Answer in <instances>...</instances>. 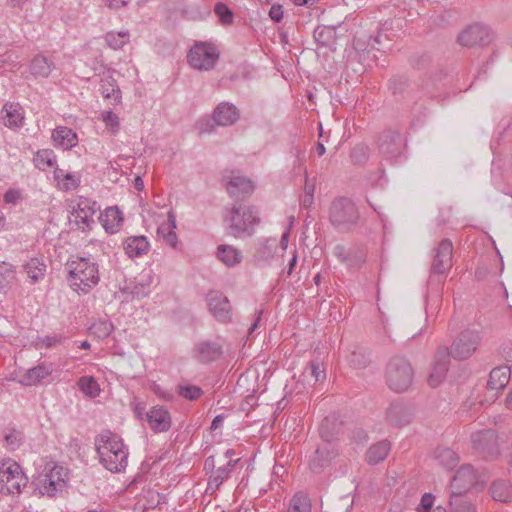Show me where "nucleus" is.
Masks as SVG:
<instances>
[{
  "label": "nucleus",
  "mask_w": 512,
  "mask_h": 512,
  "mask_svg": "<svg viewBox=\"0 0 512 512\" xmlns=\"http://www.w3.org/2000/svg\"><path fill=\"white\" fill-rule=\"evenodd\" d=\"M511 370L507 366L494 368L489 375L487 389L492 393L491 398H495L500 390H503L509 383Z\"/></svg>",
  "instance_id": "6ab92c4d"
},
{
  "label": "nucleus",
  "mask_w": 512,
  "mask_h": 512,
  "mask_svg": "<svg viewBox=\"0 0 512 512\" xmlns=\"http://www.w3.org/2000/svg\"><path fill=\"white\" fill-rule=\"evenodd\" d=\"M215 14L224 25H229L233 22V12L224 3H217L214 8Z\"/></svg>",
  "instance_id": "de8ad7c7"
},
{
  "label": "nucleus",
  "mask_w": 512,
  "mask_h": 512,
  "mask_svg": "<svg viewBox=\"0 0 512 512\" xmlns=\"http://www.w3.org/2000/svg\"><path fill=\"white\" fill-rule=\"evenodd\" d=\"M196 351L199 361L203 363L215 361L222 354L221 346L211 341H204L199 343L197 345Z\"/></svg>",
  "instance_id": "c85d7f7f"
},
{
  "label": "nucleus",
  "mask_w": 512,
  "mask_h": 512,
  "mask_svg": "<svg viewBox=\"0 0 512 512\" xmlns=\"http://www.w3.org/2000/svg\"><path fill=\"white\" fill-rule=\"evenodd\" d=\"M209 311L219 322L227 323L232 318V307L228 298L219 291H211L207 294Z\"/></svg>",
  "instance_id": "2eb2a0df"
},
{
  "label": "nucleus",
  "mask_w": 512,
  "mask_h": 512,
  "mask_svg": "<svg viewBox=\"0 0 512 512\" xmlns=\"http://www.w3.org/2000/svg\"><path fill=\"white\" fill-rule=\"evenodd\" d=\"M289 234H290V231L289 229H287L281 236V239H280V242H279V246L281 247V249L283 251H285L288 247V241H289Z\"/></svg>",
  "instance_id": "69168bd1"
},
{
  "label": "nucleus",
  "mask_w": 512,
  "mask_h": 512,
  "mask_svg": "<svg viewBox=\"0 0 512 512\" xmlns=\"http://www.w3.org/2000/svg\"><path fill=\"white\" fill-rule=\"evenodd\" d=\"M51 365L44 363L39 364L33 368L28 369L21 377L20 383L25 386H35L39 384L43 379L47 378L52 374Z\"/></svg>",
  "instance_id": "b1692460"
},
{
  "label": "nucleus",
  "mask_w": 512,
  "mask_h": 512,
  "mask_svg": "<svg viewBox=\"0 0 512 512\" xmlns=\"http://www.w3.org/2000/svg\"><path fill=\"white\" fill-rule=\"evenodd\" d=\"M52 139L55 146L63 149H70L77 143L76 133L72 129L64 126L57 127L52 133Z\"/></svg>",
  "instance_id": "cd10ccee"
},
{
  "label": "nucleus",
  "mask_w": 512,
  "mask_h": 512,
  "mask_svg": "<svg viewBox=\"0 0 512 512\" xmlns=\"http://www.w3.org/2000/svg\"><path fill=\"white\" fill-rule=\"evenodd\" d=\"M217 256L227 266H233L241 262V252L230 245H220L217 249Z\"/></svg>",
  "instance_id": "72a5a7b5"
},
{
  "label": "nucleus",
  "mask_w": 512,
  "mask_h": 512,
  "mask_svg": "<svg viewBox=\"0 0 512 512\" xmlns=\"http://www.w3.org/2000/svg\"><path fill=\"white\" fill-rule=\"evenodd\" d=\"M24 268L26 270L28 277L31 279L33 283L37 282L38 280L42 279L45 276L46 265L36 258H33L30 261H28L25 264Z\"/></svg>",
  "instance_id": "58836bf2"
},
{
  "label": "nucleus",
  "mask_w": 512,
  "mask_h": 512,
  "mask_svg": "<svg viewBox=\"0 0 512 512\" xmlns=\"http://www.w3.org/2000/svg\"><path fill=\"white\" fill-rule=\"evenodd\" d=\"M334 255L342 262L348 263L350 266H360L366 261V255L364 251H360V255L357 261H353L350 257V250H347L343 245H336L334 248Z\"/></svg>",
  "instance_id": "a19ab883"
},
{
  "label": "nucleus",
  "mask_w": 512,
  "mask_h": 512,
  "mask_svg": "<svg viewBox=\"0 0 512 512\" xmlns=\"http://www.w3.org/2000/svg\"><path fill=\"white\" fill-rule=\"evenodd\" d=\"M178 392L188 400H196L202 395L201 388L195 385H179Z\"/></svg>",
  "instance_id": "8fccbe9b"
},
{
  "label": "nucleus",
  "mask_w": 512,
  "mask_h": 512,
  "mask_svg": "<svg viewBox=\"0 0 512 512\" xmlns=\"http://www.w3.org/2000/svg\"><path fill=\"white\" fill-rule=\"evenodd\" d=\"M310 375L314 378L315 382L323 381L326 377L325 371L321 368L320 364L311 362L307 368Z\"/></svg>",
  "instance_id": "6e6d98bb"
},
{
  "label": "nucleus",
  "mask_w": 512,
  "mask_h": 512,
  "mask_svg": "<svg viewBox=\"0 0 512 512\" xmlns=\"http://www.w3.org/2000/svg\"><path fill=\"white\" fill-rule=\"evenodd\" d=\"M434 496L432 494L426 493L421 498V503L417 508L418 512H429L431 507L433 506Z\"/></svg>",
  "instance_id": "13d9d810"
},
{
  "label": "nucleus",
  "mask_w": 512,
  "mask_h": 512,
  "mask_svg": "<svg viewBox=\"0 0 512 512\" xmlns=\"http://www.w3.org/2000/svg\"><path fill=\"white\" fill-rule=\"evenodd\" d=\"M63 337L61 335H52V336H45L42 338H38L35 342L36 348H51L55 346L56 344L60 343L62 341Z\"/></svg>",
  "instance_id": "3c124183"
},
{
  "label": "nucleus",
  "mask_w": 512,
  "mask_h": 512,
  "mask_svg": "<svg viewBox=\"0 0 512 512\" xmlns=\"http://www.w3.org/2000/svg\"><path fill=\"white\" fill-rule=\"evenodd\" d=\"M434 458L447 469H453L459 462L457 453L447 447H438L434 452Z\"/></svg>",
  "instance_id": "f704fd0d"
},
{
  "label": "nucleus",
  "mask_w": 512,
  "mask_h": 512,
  "mask_svg": "<svg viewBox=\"0 0 512 512\" xmlns=\"http://www.w3.org/2000/svg\"><path fill=\"white\" fill-rule=\"evenodd\" d=\"M314 202V195H303L301 199V204L305 208H309L312 206Z\"/></svg>",
  "instance_id": "774afa93"
},
{
  "label": "nucleus",
  "mask_w": 512,
  "mask_h": 512,
  "mask_svg": "<svg viewBox=\"0 0 512 512\" xmlns=\"http://www.w3.org/2000/svg\"><path fill=\"white\" fill-rule=\"evenodd\" d=\"M490 490L494 500L505 503L512 501V486L507 481H494Z\"/></svg>",
  "instance_id": "473e14b6"
},
{
  "label": "nucleus",
  "mask_w": 512,
  "mask_h": 512,
  "mask_svg": "<svg viewBox=\"0 0 512 512\" xmlns=\"http://www.w3.org/2000/svg\"><path fill=\"white\" fill-rule=\"evenodd\" d=\"M478 484V475L471 465L461 466L452 482L450 495H463L464 492L469 491Z\"/></svg>",
  "instance_id": "4468645a"
},
{
  "label": "nucleus",
  "mask_w": 512,
  "mask_h": 512,
  "mask_svg": "<svg viewBox=\"0 0 512 512\" xmlns=\"http://www.w3.org/2000/svg\"><path fill=\"white\" fill-rule=\"evenodd\" d=\"M223 180L225 181L228 193L233 197L240 198L249 196L253 193L255 188L250 179L240 175L239 172L236 171H230L229 174H225Z\"/></svg>",
  "instance_id": "dca6fc26"
},
{
  "label": "nucleus",
  "mask_w": 512,
  "mask_h": 512,
  "mask_svg": "<svg viewBox=\"0 0 512 512\" xmlns=\"http://www.w3.org/2000/svg\"><path fill=\"white\" fill-rule=\"evenodd\" d=\"M228 234L235 238L251 236L259 224L258 211L253 206H233L224 217Z\"/></svg>",
  "instance_id": "f03ea898"
},
{
  "label": "nucleus",
  "mask_w": 512,
  "mask_h": 512,
  "mask_svg": "<svg viewBox=\"0 0 512 512\" xmlns=\"http://www.w3.org/2000/svg\"><path fill=\"white\" fill-rule=\"evenodd\" d=\"M69 282L76 292L88 293L99 282L98 267L87 258H78L68 263Z\"/></svg>",
  "instance_id": "20e7f679"
},
{
  "label": "nucleus",
  "mask_w": 512,
  "mask_h": 512,
  "mask_svg": "<svg viewBox=\"0 0 512 512\" xmlns=\"http://www.w3.org/2000/svg\"><path fill=\"white\" fill-rule=\"evenodd\" d=\"M107 44L113 49L122 48L129 40L127 32H119L117 34L110 32L105 37Z\"/></svg>",
  "instance_id": "49530a36"
},
{
  "label": "nucleus",
  "mask_w": 512,
  "mask_h": 512,
  "mask_svg": "<svg viewBox=\"0 0 512 512\" xmlns=\"http://www.w3.org/2000/svg\"><path fill=\"white\" fill-rule=\"evenodd\" d=\"M349 362L354 368L362 369L368 366L370 359L366 352L354 351L350 356Z\"/></svg>",
  "instance_id": "09e8293b"
},
{
  "label": "nucleus",
  "mask_w": 512,
  "mask_h": 512,
  "mask_svg": "<svg viewBox=\"0 0 512 512\" xmlns=\"http://www.w3.org/2000/svg\"><path fill=\"white\" fill-rule=\"evenodd\" d=\"M270 18L279 23L283 19V7L281 5H273L269 11Z\"/></svg>",
  "instance_id": "bf43d9fd"
},
{
  "label": "nucleus",
  "mask_w": 512,
  "mask_h": 512,
  "mask_svg": "<svg viewBox=\"0 0 512 512\" xmlns=\"http://www.w3.org/2000/svg\"><path fill=\"white\" fill-rule=\"evenodd\" d=\"M277 241L275 239L266 240L257 250L255 260L258 263H267L273 259L277 249Z\"/></svg>",
  "instance_id": "e433bc0d"
},
{
  "label": "nucleus",
  "mask_w": 512,
  "mask_h": 512,
  "mask_svg": "<svg viewBox=\"0 0 512 512\" xmlns=\"http://www.w3.org/2000/svg\"><path fill=\"white\" fill-rule=\"evenodd\" d=\"M480 335L472 329L463 330L454 340L449 350V356L463 360L469 358L480 343Z\"/></svg>",
  "instance_id": "1a4fd4ad"
},
{
  "label": "nucleus",
  "mask_w": 512,
  "mask_h": 512,
  "mask_svg": "<svg viewBox=\"0 0 512 512\" xmlns=\"http://www.w3.org/2000/svg\"><path fill=\"white\" fill-rule=\"evenodd\" d=\"M367 155V148L364 146H357L353 149L351 157L356 159L357 161H360L362 159H365Z\"/></svg>",
  "instance_id": "680f3d73"
},
{
  "label": "nucleus",
  "mask_w": 512,
  "mask_h": 512,
  "mask_svg": "<svg viewBox=\"0 0 512 512\" xmlns=\"http://www.w3.org/2000/svg\"><path fill=\"white\" fill-rule=\"evenodd\" d=\"M35 165L42 170L52 167L55 164V156L51 150L38 151L34 158Z\"/></svg>",
  "instance_id": "c03bdc74"
},
{
  "label": "nucleus",
  "mask_w": 512,
  "mask_h": 512,
  "mask_svg": "<svg viewBox=\"0 0 512 512\" xmlns=\"http://www.w3.org/2000/svg\"><path fill=\"white\" fill-rule=\"evenodd\" d=\"M449 505L451 512H477L474 505L463 495H450Z\"/></svg>",
  "instance_id": "ea45409f"
},
{
  "label": "nucleus",
  "mask_w": 512,
  "mask_h": 512,
  "mask_svg": "<svg viewBox=\"0 0 512 512\" xmlns=\"http://www.w3.org/2000/svg\"><path fill=\"white\" fill-rule=\"evenodd\" d=\"M390 451V443L386 440L380 441L377 444L371 446L367 451V461L371 464H377L383 461Z\"/></svg>",
  "instance_id": "c9c22d12"
},
{
  "label": "nucleus",
  "mask_w": 512,
  "mask_h": 512,
  "mask_svg": "<svg viewBox=\"0 0 512 512\" xmlns=\"http://www.w3.org/2000/svg\"><path fill=\"white\" fill-rule=\"evenodd\" d=\"M471 441L477 451L490 455L496 453V434L493 430L475 432L471 436Z\"/></svg>",
  "instance_id": "aec40b11"
},
{
  "label": "nucleus",
  "mask_w": 512,
  "mask_h": 512,
  "mask_svg": "<svg viewBox=\"0 0 512 512\" xmlns=\"http://www.w3.org/2000/svg\"><path fill=\"white\" fill-rule=\"evenodd\" d=\"M80 184V176L72 173H66L62 181V190L70 191L76 189Z\"/></svg>",
  "instance_id": "603ef678"
},
{
  "label": "nucleus",
  "mask_w": 512,
  "mask_h": 512,
  "mask_svg": "<svg viewBox=\"0 0 512 512\" xmlns=\"http://www.w3.org/2000/svg\"><path fill=\"white\" fill-rule=\"evenodd\" d=\"M360 218L355 204L346 197L336 198L329 209L331 224L340 231H350Z\"/></svg>",
  "instance_id": "39448f33"
},
{
  "label": "nucleus",
  "mask_w": 512,
  "mask_h": 512,
  "mask_svg": "<svg viewBox=\"0 0 512 512\" xmlns=\"http://www.w3.org/2000/svg\"><path fill=\"white\" fill-rule=\"evenodd\" d=\"M124 249L130 258L140 257L149 250V243L145 236H131L124 242Z\"/></svg>",
  "instance_id": "bb28decb"
},
{
  "label": "nucleus",
  "mask_w": 512,
  "mask_h": 512,
  "mask_svg": "<svg viewBox=\"0 0 512 512\" xmlns=\"http://www.w3.org/2000/svg\"><path fill=\"white\" fill-rule=\"evenodd\" d=\"M449 350L441 347L436 351L435 363L428 377V383L431 387H437L446 377L449 365Z\"/></svg>",
  "instance_id": "a211bd4d"
},
{
  "label": "nucleus",
  "mask_w": 512,
  "mask_h": 512,
  "mask_svg": "<svg viewBox=\"0 0 512 512\" xmlns=\"http://www.w3.org/2000/svg\"><path fill=\"white\" fill-rule=\"evenodd\" d=\"M15 278V270L12 265L5 262L0 264V292L5 291Z\"/></svg>",
  "instance_id": "37998d69"
},
{
  "label": "nucleus",
  "mask_w": 512,
  "mask_h": 512,
  "mask_svg": "<svg viewBox=\"0 0 512 512\" xmlns=\"http://www.w3.org/2000/svg\"><path fill=\"white\" fill-rule=\"evenodd\" d=\"M99 220L106 232L115 233L122 225L123 217L118 207H108L100 214Z\"/></svg>",
  "instance_id": "a878e982"
},
{
  "label": "nucleus",
  "mask_w": 512,
  "mask_h": 512,
  "mask_svg": "<svg viewBox=\"0 0 512 512\" xmlns=\"http://www.w3.org/2000/svg\"><path fill=\"white\" fill-rule=\"evenodd\" d=\"M22 199V194L17 189H9L4 194V202L7 204H17Z\"/></svg>",
  "instance_id": "4d7b16f0"
},
{
  "label": "nucleus",
  "mask_w": 512,
  "mask_h": 512,
  "mask_svg": "<svg viewBox=\"0 0 512 512\" xmlns=\"http://www.w3.org/2000/svg\"><path fill=\"white\" fill-rule=\"evenodd\" d=\"M329 423V418H325L320 429L321 436L325 438V442L315 450L313 457L310 459L309 465L314 472L322 471L338 454L337 449L330 443L325 434V428Z\"/></svg>",
  "instance_id": "9b49d317"
},
{
  "label": "nucleus",
  "mask_w": 512,
  "mask_h": 512,
  "mask_svg": "<svg viewBox=\"0 0 512 512\" xmlns=\"http://www.w3.org/2000/svg\"><path fill=\"white\" fill-rule=\"evenodd\" d=\"M148 293L149 285L144 283L136 284L129 290V294L131 295L132 299H140L146 296Z\"/></svg>",
  "instance_id": "5fc2aeb1"
},
{
  "label": "nucleus",
  "mask_w": 512,
  "mask_h": 512,
  "mask_svg": "<svg viewBox=\"0 0 512 512\" xmlns=\"http://www.w3.org/2000/svg\"><path fill=\"white\" fill-rule=\"evenodd\" d=\"M100 207L91 199L79 197L71 212L70 220L81 230L91 229Z\"/></svg>",
  "instance_id": "9d476101"
},
{
  "label": "nucleus",
  "mask_w": 512,
  "mask_h": 512,
  "mask_svg": "<svg viewBox=\"0 0 512 512\" xmlns=\"http://www.w3.org/2000/svg\"><path fill=\"white\" fill-rule=\"evenodd\" d=\"M79 389L89 397H96L100 393V387L92 376H83L78 380Z\"/></svg>",
  "instance_id": "79ce46f5"
},
{
  "label": "nucleus",
  "mask_w": 512,
  "mask_h": 512,
  "mask_svg": "<svg viewBox=\"0 0 512 512\" xmlns=\"http://www.w3.org/2000/svg\"><path fill=\"white\" fill-rule=\"evenodd\" d=\"M28 484V478L20 465L12 460L0 462V493L19 495Z\"/></svg>",
  "instance_id": "423d86ee"
},
{
  "label": "nucleus",
  "mask_w": 512,
  "mask_h": 512,
  "mask_svg": "<svg viewBox=\"0 0 512 512\" xmlns=\"http://www.w3.org/2000/svg\"><path fill=\"white\" fill-rule=\"evenodd\" d=\"M314 192H315V183H314V181H310L308 179L307 171H305L304 195H314Z\"/></svg>",
  "instance_id": "e2e57ef3"
},
{
  "label": "nucleus",
  "mask_w": 512,
  "mask_h": 512,
  "mask_svg": "<svg viewBox=\"0 0 512 512\" xmlns=\"http://www.w3.org/2000/svg\"><path fill=\"white\" fill-rule=\"evenodd\" d=\"M236 461L229 460L226 465L218 467L209 478L207 490L215 491L229 477Z\"/></svg>",
  "instance_id": "2f4dec72"
},
{
  "label": "nucleus",
  "mask_w": 512,
  "mask_h": 512,
  "mask_svg": "<svg viewBox=\"0 0 512 512\" xmlns=\"http://www.w3.org/2000/svg\"><path fill=\"white\" fill-rule=\"evenodd\" d=\"M149 426L155 432H165L171 427L169 412L163 407H153L147 412Z\"/></svg>",
  "instance_id": "412c9836"
},
{
  "label": "nucleus",
  "mask_w": 512,
  "mask_h": 512,
  "mask_svg": "<svg viewBox=\"0 0 512 512\" xmlns=\"http://www.w3.org/2000/svg\"><path fill=\"white\" fill-rule=\"evenodd\" d=\"M493 36L492 30L488 26L475 23L460 33L458 41L461 45L468 47L485 46L492 42Z\"/></svg>",
  "instance_id": "f8f14e48"
},
{
  "label": "nucleus",
  "mask_w": 512,
  "mask_h": 512,
  "mask_svg": "<svg viewBox=\"0 0 512 512\" xmlns=\"http://www.w3.org/2000/svg\"><path fill=\"white\" fill-rule=\"evenodd\" d=\"M1 113L5 126L14 128L23 125L24 114L22 107L18 103H6Z\"/></svg>",
  "instance_id": "393cba45"
},
{
  "label": "nucleus",
  "mask_w": 512,
  "mask_h": 512,
  "mask_svg": "<svg viewBox=\"0 0 512 512\" xmlns=\"http://www.w3.org/2000/svg\"><path fill=\"white\" fill-rule=\"evenodd\" d=\"M219 58L217 48L209 43H196L187 55L188 63L197 70L212 69Z\"/></svg>",
  "instance_id": "0eeeda50"
},
{
  "label": "nucleus",
  "mask_w": 512,
  "mask_h": 512,
  "mask_svg": "<svg viewBox=\"0 0 512 512\" xmlns=\"http://www.w3.org/2000/svg\"><path fill=\"white\" fill-rule=\"evenodd\" d=\"M102 120L105 125L111 129L112 132H117L119 129V118L111 111H106L102 114Z\"/></svg>",
  "instance_id": "864d4df0"
},
{
  "label": "nucleus",
  "mask_w": 512,
  "mask_h": 512,
  "mask_svg": "<svg viewBox=\"0 0 512 512\" xmlns=\"http://www.w3.org/2000/svg\"><path fill=\"white\" fill-rule=\"evenodd\" d=\"M100 91L104 98L113 99L115 103L120 102L121 91L116 84V80L110 74H104L102 76Z\"/></svg>",
  "instance_id": "7c9ffc66"
},
{
  "label": "nucleus",
  "mask_w": 512,
  "mask_h": 512,
  "mask_svg": "<svg viewBox=\"0 0 512 512\" xmlns=\"http://www.w3.org/2000/svg\"><path fill=\"white\" fill-rule=\"evenodd\" d=\"M239 118L238 109L228 103H220L214 110L213 119L217 125L229 126L234 124Z\"/></svg>",
  "instance_id": "4be33fe9"
},
{
  "label": "nucleus",
  "mask_w": 512,
  "mask_h": 512,
  "mask_svg": "<svg viewBox=\"0 0 512 512\" xmlns=\"http://www.w3.org/2000/svg\"><path fill=\"white\" fill-rule=\"evenodd\" d=\"M95 446L100 462L107 470L120 472L126 468L129 452L118 435L105 431L96 437Z\"/></svg>",
  "instance_id": "f257e3e1"
},
{
  "label": "nucleus",
  "mask_w": 512,
  "mask_h": 512,
  "mask_svg": "<svg viewBox=\"0 0 512 512\" xmlns=\"http://www.w3.org/2000/svg\"><path fill=\"white\" fill-rule=\"evenodd\" d=\"M176 229V219L172 211L168 213V220L162 223L158 229L157 233L159 236L163 238L166 244L175 248L177 245V235L175 232Z\"/></svg>",
  "instance_id": "c756f323"
},
{
  "label": "nucleus",
  "mask_w": 512,
  "mask_h": 512,
  "mask_svg": "<svg viewBox=\"0 0 512 512\" xmlns=\"http://www.w3.org/2000/svg\"><path fill=\"white\" fill-rule=\"evenodd\" d=\"M5 442L11 450H15L17 447H19L20 439L17 434L10 433L5 436Z\"/></svg>",
  "instance_id": "052dcab7"
},
{
  "label": "nucleus",
  "mask_w": 512,
  "mask_h": 512,
  "mask_svg": "<svg viewBox=\"0 0 512 512\" xmlns=\"http://www.w3.org/2000/svg\"><path fill=\"white\" fill-rule=\"evenodd\" d=\"M411 406L403 402H393L386 410V421L394 427L408 425L413 419Z\"/></svg>",
  "instance_id": "f3484780"
},
{
  "label": "nucleus",
  "mask_w": 512,
  "mask_h": 512,
  "mask_svg": "<svg viewBox=\"0 0 512 512\" xmlns=\"http://www.w3.org/2000/svg\"><path fill=\"white\" fill-rule=\"evenodd\" d=\"M113 331V324L107 320H100L95 322L90 327L91 334L100 339L108 337Z\"/></svg>",
  "instance_id": "a18cd8bd"
},
{
  "label": "nucleus",
  "mask_w": 512,
  "mask_h": 512,
  "mask_svg": "<svg viewBox=\"0 0 512 512\" xmlns=\"http://www.w3.org/2000/svg\"><path fill=\"white\" fill-rule=\"evenodd\" d=\"M287 512H311V502L302 492L296 493L290 500Z\"/></svg>",
  "instance_id": "4c0bfd02"
},
{
  "label": "nucleus",
  "mask_w": 512,
  "mask_h": 512,
  "mask_svg": "<svg viewBox=\"0 0 512 512\" xmlns=\"http://www.w3.org/2000/svg\"><path fill=\"white\" fill-rule=\"evenodd\" d=\"M384 378L389 389L396 393L407 391L414 379V369L403 356H393L386 364Z\"/></svg>",
  "instance_id": "7ed1b4c3"
},
{
  "label": "nucleus",
  "mask_w": 512,
  "mask_h": 512,
  "mask_svg": "<svg viewBox=\"0 0 512 512\" xmlns=\"http://www.w3.org/2000/svg\"><path fill=\"white\" fill-rule=\"evenodd\" d=\"M452 258V242L448 239H443L434 250V256L431 263V272L433 274H445L452 268Z\"/></svg>",
  "instance_id": "ddd939ff"
},
{
  "label": "nucleus",
  "mask_w": 512,
  "mask_h": 512,
  "mask_svg": "<svg viewBox=\"0 0 512 512\" xmlns=\"http://www.w3.org/2000/svg\"><path fill=\"white\" fill-rule=\"evenodd\" d=\"M108 7L112 9H119L127 5L128 0H105Z\"/></svg>",
  "instance_id": "0e129e2a"
},
{
  "label": "nucleus",
  "mask_w": 512,
  "mask_h": 512,
  "mask_svg": "<svg viewBox=\"0 0 512 512\" xmlns=\"http://www.w3.org/2000/svg\"><path fill=\"white\" fill-rule=\"evenodd\" d=\"M67 172H65L62 169H55L54 171V178L58 183V186L62 189V181L64 179V176Z\"/></svg>",
  "instance_id": "338daca9"
},
{
  "label": "nucleus",
  "mask_w": 512,
  "mask_h": 512,
  "mask_svg": "<svg viewBox=\"0 0 512 512\" xmlns=\"http://www.w3.org/2000/svg\"><path fill=\"white\" fill-rule=\"evenodd\" d=\"M54 68L55 63L42 53L35 55L29 65L30 73L35 78H48Z\"/></svg>",
  "instance_id": "5701e85b"
},
{
  "label": "nucleus",
  "mask_w": 512,
  "mask_h": 512,
  "mask_svg": "<svg viewBox=\"0 0 512 512\" xmlns=\"http://www.w3.org/2000/svg\"><path fill=\"white\" fill-rule=\"evenodd\" d=\"M67 480L68 471L62 466H54L39 479V492L42 495L54 497L65 489Z\"/></svg>",
  "instance_id": "6e6552de"
}]
</instances>
